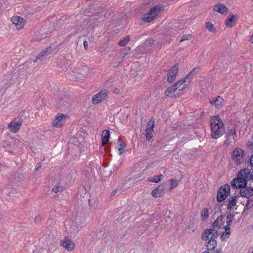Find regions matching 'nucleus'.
Returning a JSON list of instances; mask_svg holds the SVG:
<instances>
[{
    "mask_svg": "<svg viewBox=\"0 0 253 253\" xmlns=\"http://www.w3.org/2000/svg\"><path fill=\"white\" fill-rule=\"evenodd\" d=\"M218 235V233L217 230L210 228L204 230L201 237L204 241L209 240L206 243V246L208 251H212L216 247L217 245L216 239Z\"/></svg>",
    "mask_w": 253,
    "mask_h": 253,
    "instance_id": "1",
    "label": "nucleus"
},
{
    "mask_svg": "<svg viewBox=\"0 0 253 253\" xmlns=\"http://www.w3.org/2000/svg\"><path fill=\"white\" fill-rule=\"evenodd\" d=\"M211 137L217 139L221 136L225 131L223 122L218 116H213L211 120Z\"/></svg>",
    "mask_w": 253,
    "mask_h": 253,
    "instance_id": "2",
    "label": "nucleus"
},
{
    "mask_svg": "<svg viewBox=\"0 0 253 253\" xmlns=\"http://www.w3.org/2000/svg\"><path fill=\"white\" fill-rule=\"evenodd\" d=\"M250 170L245 169L241 170L238 174L236 178L231 182V186L235 188H240L246 186L247 181L250 179Z\"/></svg>",
    "mask_w": 253,
    "mask_h": 253,
    "instance_id": "3",
    "label": "nucleus"
},
{
    "mask_svg": "<svg viewBox=\"0 0 253 253\" xmlns=\"http://www.w3.org/2000/svg\"><path fill=\"white\" fill-rule=\"evenodd\" d=\"M161 10V7L158 5L151 8L149 12L143 15L142 20L146 22L152 21L158 16Z\"/></svg>",
    "mask_w": 253,
    "mask_h": 253,
    "instance_id": "4",
    "label": "nucleus"
},
{
    "mask_svg": "<svg viewBox=\"0 0 253 253\" xmlns=\"http://www.w3.org/2000/svg\"><path fill=\"white\" fill-rule=\"evenodd\" d=\"M245 152L241 148H236L232 152V160L236 166L240 165L244 161Z\"/></svg>",
    "mask_w": 253,
    "mask_h": 253,
    "instance_id": "5",
    "label": "nucleus"
},
{
    "mask_svg": "<svg viewBox=\"0 0 253 253\" xmlns=\"http://www.w3.org/2000/svg\"><path fill=\"white\" fill-rule=\"evenodd\" d=\"M230 193V186L228 184H225L221 186L218 190L216 196L217 202L223 201Z\"/></svg>",
    "mask_w": 253,
    "mask_h": 253,
    "instance_id": "6",
    "label": "nucleus"
},
{
    "mask_svg": "<svg viewBox=\"0 0 253 253\" xmlns=\"http://www.w3.org/2000/svg\"><path fill=\"white\" fill-rule=\"evenodd\" d=\"M86 218L82 213H79L75 216L73 226H75L76 229L75 232H77L86 224Z\"/></svg>",
    "mask_w": 253,
    "mask_h": 253,
    "instance_id": "7",
    "label": "nucleus"
},
{
    "mask_svg": "<svg viewBox=\"0 0 253 253\" xmlns=\"http://www.w3.org/2000/svg\"><path fill=\"white\" fill-rule=\"evenodd\" d=\"M60 245L68 252L72 251L75 248L74 242L68 237H65L61 241Z\"/></svg>",
    "mask_w": 253,
    "mask_h": 253,
    "instance_id": "8",
    "label": "nucleus"
},
{
    "mask_svg": "<svg viewBox=\"0 0 253 253\" xmlns=\"http://www.w3.org/2000/svg\"><path fill=\"white\" fill-rule=\"evenodd\" d=\"M11 21L17 30L22 29L26 23L25 19L18 16H12L11 18Z\"/></svg>",
    "mask_w": 253,
    "mask_h": 253,
    "instance_id": "9",
    "label": "nucleus"
},
{
    "mask_svg": "<svg viewBox=\"0 0 253 253\" xmlns=\"http://www.w3.org/2000/svg\"><path fill=\"white\" fill-rule=\"evenodd\" d=\"M21 124V119L15 118L8 124V126L11 132L16 133L19 130Z\"/></svg>",
    "mask_w": 253,
    "mask_h": 253,
    "instance_id": "10",
    "label": "nucleus"
},
{
    "mask_svg": "<svg viewBox=\"0 0 253 253\" xmlns=\"http://www.w3.org/2000/svg\"><path fill=\"white\" fill-rule=\"evenodd\" d=\"M107 96L106 90H101L94 95L92 98V102L94 104H98L104 100Z\"/></svg>",
    "mask_w": 253,
    "mask_h": 253,
    "instance_id": "11",
    "label": "nucleus"
},
{
    "mask_svg": "<svg viewBox=\"0 0 253 253\" xmlns=\"http://www.w3.org/2000/svg\"><path fill=\"white\" fill-rule=\"evenodd\" d=\"M178 71L177 65H174L169 69L167 76V80L169 82L172 83L175 80Z\"/></svg>",
    "mask_w": 253,
    "mask_h": 253,
    "instance_id": "12",
    "label": "nucleus"
},
{
    "mask_svg": "<svg viewBox=\"0 0 253 253\" xmlns=\"http://www.w3.org/2000/svg\"><path fill=\"white\" fill-rule=\"evenodd\" d=\"M186 82L189 83L188 76H186L183 79H181L177 82L174 84L175 87H177V90L178 92L182 91L186 87Z\"/></svg>",
    "mask_w": 253,
    "mask_h": 253,
    "instance_id": "13",
    "label": "nucleus"
},
{
    "mask_svg": "<svg viewBox=\"0 0 253 253\" xmlns=\"http://www.w3.org/2000/svg\"><path fill=\"white\" fill-rule=\"evenodd\" d=\"M154 126V121L150 120L147 124V129L146 130V138L148 141H150L153 136Z\"/></svg>",
    "mask_w": 253,
    "mask_h": 253,
    "instance_id": "14",
    "label": "nucleus"
},
{
    "mask_svg": "<svg viewBox=\"0 0 253 253\" xmlns=\"http://www.w3.org/2000/svg\"><path fill=\"white\" fill-rule=\"evenodd\" d=\"M238 19V16L237 15H234L232 13H230L227 17L225 21V26L228 28H231L235 26L236 24V21Z\"/></svg>",
    "mask_w": 253,
    "mask_h": 253,
    "instance_id": "15",
    "label": "nucleus"
},
{
    "mask_svg": "<svg viewBox=\"0 0 253 253\" xmlns=\"http://www.w3.org/2000/svg\"><path fill=\"white\" fill-rule=\"evenodd\" d=\"M165 94L166 96L171 97H176L181 94L177 91V87L174 84L169 87L165 91Z\"/></svg>",
    "mask_w": 253,
    "mask_h": 253,
    "instance_id": "16",
    "label": "nucleus"
},
{
    "mask_svg": "<svg viewBox=\"0 0 253 253\" xmlns=\"http://www.w3.org/2000/svg\"><path fill=\"white\" fill-rule=\"evenodd\" d=\"M65 116L62 114H60L57 116L52 122V126L55 127H61L65 122Z\"/></svg>",
    "mask_w": 253,
    "mask_h": 253,
    "instance_id": "17",
    "label": "nucleus"
},
{
    "mask_svg": "<svg viewBox=\"0 0 253 253\" xmlns=\"http://www.w3.org/2000/svg\"><path fill=\"white\" fill-rule=\"evenodd\" d=\"M164 186L161 185L153 189L151 192V194L153 197L158 198L162 196L165 193Z\"/></svg>",
    "mask_w": 253,
    "mask_h": 253,
    "instance_id": "18",
    "label": "nucleus"
},
{
    "mask_svg": "<svg viewBox=\"0 0 253 253\" xmlns=\"http://www.w3.org/2000/svg\"><path fill=\"white\" fill-rule=\"evenodd\" d=\"M214 11L223 15L226 14L228 12V8L226 5L222 3L217 4L213 8Z\"/></svg>",
    "mask_w": 253,
    "mask_h": 253,
    "instance_id": "19",
    "label": "nucleus"
},
{
    "mask_svg": "<svg viewBox=\"0 0 253 253\" xmlns=\"http://www.w3.org/2000/svg\"><path fill=\"white\" fill-rule=\"evenodd\" d=\"M240 194L242 197L249 198L253 194V189L250 187L247 188L241 189L240 191Z\"/></svg>",
    "mask_w": 253,
    "mask_h": 253,
    "instance_id": "20",
    "label": "nucleus"
},
{
    "mask_svg": "<svg viewBox=\"0 0 253 253\" xmlns=\"http://www.w3.org/2000/svg\"><path fill=\"white\" fill-rule=\"evenodd\" d=\"M223 224V217L222 216H218L212 224L213 229L220 227Z\"/></svg>",
    "mask_w": 253,
    "mask_h": 253,
    "instance_id": "21",
    "label": "nucleus"
},
{
    "mask_svg": "<svg viewBox=\"0 0 253 253\" xmlns=\"http://www.w3.org/2000/svg\"><path fill=\"white\" fill-rule=\"evenodd\" d=\"M110 132L108 130H104L102 132L101 140L103 145H105L109 140Z\"/></svg>",
    "mask_w": 253,
    "mask_h": 253,
    "instance_id": "22",
    "label": "nucleus"
},
{
    "mask_svg": "<svg viewBox=\"0 0 253 253\" xmlns=\"http://www.w3.org/2000/svg\"><path fill=\"white\" fill-rule=\"evenodd\" d=\"M237 198L236 197L233 196L229 200V203L227 205V209L229 210H232L234 209L235 206L236 205Z\"/></svg>",
    "mask_w": 253,
    "mask_h": 253,
    "instance_id": "23",
    "label": "nucleus"
},
{
    "mask_svg": "<svg viewBox=\"0 0 253 253\" xmlns=\"http://www.w3.org/2000/svg\"><path fill=\"white\" fill-rule=\"evenodd\" d=\"M49 50L48 48H46V49H44L42 50L39 56L36 57L35 60L34 61V62H38L39 61H42L43 60V57L47 55L48 54Z\"/></svg>",
    "mask_w": 253,
    "mask_h": 253,
    "instance_id": "24",
    "label": "nucleus"
},
{
    "mask_svg": "<svg viewBox=\"0 0 253 253\" xmlns=\"http://www.w3.org/2000/svg\"><path fill=\"white\" fill-rule=\"evenodd\" d=\"M225 231L224 232H223L222 234L221 235V238L222 240H226L229 236V234L230 233V228L229 226H225L224 227Z\"/></svg>",
    "mask_w": 253,
    "mask_h": 253,
    "instance_id": "25",
    "label": "nucleus"
},
{
    "mask_svg": "<svg viewBox=\"0 0 253 253\" xmlns=\"http://www.w3.org/2000/svg\"><path fill=\"white\" fill-rule=\"evenodd\" d=\"M236 136V130L234 128L229 129L227 130L226 137L234 140Z\"/></svg>",
    "mask_w": 253,
    "mask_h": 253,
    "instance_id": "26",
    "label": "nucleus"
},
{
    "mask_svg": "<svg viewBox=\"0 0 253 253\" xmlns=\"http://www.w3.org/2000/svg\"><path fill=\"white\" fill-rule=\"evenodd\" d=\"M129 40L130 38L128 36H127L124 38L123 40H120L118 44L121 46H124L127 43Z\"/></svg>",
    "mask_w": 253,
    "mask_h": 253,
    "instance_id": "27",
    "label": "nucleus"
},
{
    "mask_svg": "<svg viewBox=\"0 0 253 253\" xmlns=\"http://www.w3.org/2000/svg\"><path fill=\"white\" fill-rule=\"evenodd\" d=\"M209 211L208 209L204 208L203 209L201 213V216L203 220L206 219L208 217L209 215Z\"/></svg>",
    "mask_w": 253,
    "mask_h": 253,
    "instance_id": "28",
    "label": "nucleus"
},
{
    "mask_svg": "<svg viewBox=\"0 0 253 253\" xmlns=\"http://www.w3.org/2000/svg\"><path fill=\"white\" fill-rule=\"evenodd\" d=\"M223 102V99L222 97L218 96L214 101L215 106L216 107H219L222 105Z\"/></svg>",
    "mask_w": 253,
    "mask_h": 253,
    "instance_id": "29",
    "label": "nucleus"
},
{
    "mask_svg": "<svg viewBox=\"0 0 253 253\" xmlns=\"http://www.w3.org/2000/svg\"><path fill=\"white\" fill-rule=\"evenodd\" d=\"M206 28L211 32H213L215 31V28L213 25L210 22H208L206 24Z\"/></svg>",
    "mask_w": 253,
    "mask_h": 253,
    "instance_id": "30",
    "label": "nucleus"
},
{
    "mask_svg": "<svg viewBox=\"0 0 253 253\" xmlns=\"http://www.w3.org/2000/svg\"><path fill=\"white\" fill-rule=\"evenodd\" d=\"M178 181H177L176 180H175V179H171L170 180V187L169 188V190H171L172 189L175 188V187L177 186V185H178Z\"/></svg>",
    "mask_w": 253,
    "mask_h": 253,
    "instance_id": "31",
    "label": "nucleus"
},
{
    "mask_svg": "<svg viewBox=\"0 0 253 253\" xmlns=\"http://www.w3.org/2000/svg\"><path fill=\"white\" fill-rule=\"evenodd\" d=\"M233 139H231L228 137H226V139L224 141L223 146L224 148H227L230 146Z\"/></svg>",
    "mask_w": 253,
    "mask_h": 253,
    "instance_id": "32",
    "label": "nucleus"
},
{
    "mask_svg": "<svg viewBox=\"0 0 253 253\" xmlns=\"http://www.w3.org/2000/svg\"><path fill=\"white\" fill-rule=\"evenodd\" d=\"M124 147V144L123 142L119 141V144L118 145V151L119 152L120 155H121L123 153Z\"/></svg>",
    "mask_w": 253,
    "mask_h": 253,
    "instance_id": "33",
    "label": "nucleus"
},
{
    "mask_svg": "<svg viewBox=\"0 0 253 253\" xmlns=\"http://www.w3.org/2000/svg\"><path fill=\"white\" fill-rule=\"evenodd\" d=\"M63 190V187L62 186H57L54 187L52 188V192H53L54 193H58L59 192L62 191Z\"/></svg>",
    "mask_w": 253,
    "mask_h": 253,
    "instance_id": "34",
    "label": "nucleus"
},
{
    "mask_svg": "<svg viewBox=\"0 0 253 253\" xmlns=\"http://www.w3.org/2000/svg\"><path fill=\"white\" fill-rule=\"evenodd\" d=\"M149 181L152 182L158 183L160 181V179L158 177L157 175H155L153 177L149 178Z\"/></svg>",
    "mask_w": 253,
    "mask_h": 253,
    "instance_id": "35",
    "label": "nucleus"
},
{
    "mask_svg": "<svg viewBox=\"0 0 253 253\" xmlns=\"http://www.w3.org/2000/svg\"><path fill=\"white\" fill-rule=\"evenodd\" d=\"M233 218H234L233 215H232L231 214L228 215V216L227 217V221H226L227 225L226 226H230L231 222Z\"/></svg>",
    "mask_w": 253,
    "mask_h": 253,
    "instance_id": "36",
    "label": "nucleus"
},
{
    "mask_svg": "<svg viewBox=\"0 0 253 253\" xmlns=\"http://www.w3.org/2000/svg\"><path fill=\"white\" fill-rule=\"evenodd\" d=\"M199 69L198 68H194L186 76H188V78L191 75L196 74L199 72Z\"/></svg>",
    "mask_w": 253,
    "mask_h": 253,
    "instance_id": "37",
    "label": "nucleus"
},
{
    "mask_svg": "<svg viewBox=\"0 0 253 253\" xmlns=\"http://www.w3.org/2000/svg\"><path fill=\"white\" fill-rule=\"evenodd\" d=\"M189 38V36H187V35H184L182 37V38L180 40V42H182V41H185V40H188Z\"/></svg>",
    "mask_w": 253,
    "mask_h": 253,
    "instance_id": "38",
    "label": "nucleus"
},
{
    "mask_svg": "<svg viewBox=\"0 0 253 253\" xmlns=\"http://www.w3.org/2000/svg\"><path fill=\"white\" fill-rule=\"evenodd\" d=\"M147 42H148V43L151 45V44H153L154 42V41L152 39H149L147 40Z\"/></svg>",
    "mask_w": 253,
    "mask_h": 253,
    "instance_id": "39",
    "label": "nucleus"
},
{
    "mask_svg": "<svg viewBox=\"0 0 253 253\" xmlns=\"http://www.w3.org/2000/svg\"><path fill=\"white\" fill-rule=\"evenodd\" d=\"M84 48L85 49H86L88 47V43H87V41H85L84 42Z\"/></svg>",
    "mask_w": 253,
    "mask_h": 253,
    "instance_id": "40",
    "label": "nucleus"
},
{
    "mask_svg": "<svg viewBox=\"0 0 253 253\" xmlns=\"http://www.w3.org/2000/svg\"><path fill=\"white\" fill-rule=\"evenodd\" d=\"M250 164L252 167H253V155L251 156L250 159Z\"/></svg>",
    "mask_w": 253,
    "mask_h": 253,
    "instance_id": "41",
    "label": "nucleus"
},
{
    "mask_svg": "<svg viewBox=\"0 0 253 253\" xmlns=\"http://www.w3.org/2000/svg\"><path fill=\"white\" fill-rule=\"evenodd\" d=\"M212 253H221V250L220 249H217L214 252H213Z\"/></svg>",
    "mask_w": 253,
    "mask_h": 253,
    "instance_id": "42",
    "label": "nucleus"
},
{
    "mask_svg": "<svg viewBox=\"0 0 253 253\" xmlns=\"http://www.w3.org/2000/svg\"><path fill=\"white\" fill-rule=\"evenodd\" d=\"M250 179H252L253 180V171L251 172V171L250 170Z\"/></svg>",
    "mask_w": 253,
    "mask_h": 253,
    "instance_id": "43",
    "label": "nucleus"
},
{
    "mask_svg": "<svg viewBox=\"0 0 253 253\" xmlns=\"http://www.w3.org/2000/svg\"><path fill=\"white\" fill-rule=\"evenodd\" d=\"M250 41L253 43V33L250 36Z\"/></svg>",
    "mask_w": 253,
    "mask_h": 253,
    "instance_id": "44",
    "label": "nucleus"
},
{
    "mask_svg": "<svg viewBox=\"0 0 253 253\" xmlns=\"http://www.w3.org/2000/svg\"><path fill=\"white\" fill-rule=\"evenodd\" d=\"M158 178H160V181L161 179L163 178L164 176L162 174H160L159 175H157Z\"/></svg>",
    "mask_w": 253,
    "mask_h": 253,
    "instance_id": "45",
    "label": "nucleus"
},
{
    "mask_svg": "<svg viewBox=\"0 0 253 253\" xmlns=\"http://www.w3.org/2000/svg\"><path fill=\"white\" fill-rule=\"evenodd\" d=\"M41 167V165H39L36 168V170H38L39 169H40Z\"/></svg>",
    "mask_w": 253,
    "mask_h": 253,
    "instance_id": "46",
    "label": "nucleus"
},
{
    "mask_svg": "<svg viewBox=\"0 0 253 253\" xmlns=\"http://www.w3.org/2000/svg\"><path fill=\"white\" fill-rule=\"evenodd\" d=\"M43 38H44V37L43 35H42V37L41 38H37V40H41V39H43Z\"/></svg>",
    "mask_w": 253,
    "mask_h": 253,
    "instance_id": "47",
    "label": "nucleus"
},
{
    "mask_svg": "<svg viewBox=\"0 0 253 253\" xmlns=\"http://www.w3.org/2000/svg\"><path fill=\"white\" fill-rule=\"evenodd\" d=\"M252 145H253V144H252V143L249 144V147H251V146H252Z\"/></svg>",
    "mask_w": 253,
    "mask_h": 253,
    "instance_id": "48",
    "label": "nucleus"
},
{
    "mask_svg": "<svg viewBox=\"0 0 253 253\" xmlns=\"http://www.w3.org/2000/svg\"><path fill=\"white\" fill-rule=\"evenodd\" d=\"M202 253H209L208 252L205 251V252H203Z\"/></svg>",
    "mask_w": 253,
    "mask_h": 253,
    "instance_id": "49",
    "label": "nucleus"
},
{
    "mask_svg": "<svg viewBox=\"0 0 253 253\" xmlns=\"http://www.w3.org/2000/svg\"><path fill=\"white\" fill-rule=\"evenodd\" d=\"M250 253H253V250H252V252H251V251H249Z\"/></svg>",
    "mask_w": 253,
    "mask_h": 253,
    "instance_id": "50",
    "label": "nucleus"
},
{
    "mask_svg": "<svg viewBox=\"0 0 253 253\" xmlns=\"http://www.w3.org/2000/svg\"><path fill=\"white\" fill-rule=\"evenodd\" d=\"M253 2V0H252Z\"/></svg>",
    "mask_w": 253,
    "mask_h": 253,
    "instance_id": "51",
    "label": "nucleus"
}]
</instances>
